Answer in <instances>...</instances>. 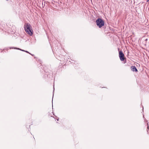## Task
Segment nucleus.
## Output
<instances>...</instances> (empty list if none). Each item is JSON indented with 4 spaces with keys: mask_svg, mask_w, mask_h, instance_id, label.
Masks as SVG:
<instances>
[{
    "mask_svg": "<svg viewBox=\"0 0 149 149\" xmlns=\"http://www.w3.org/2000/svg\"><path fill=\"white\" fill-rule=\"evenodd\" d=\"M31 26L30 24L27 23L25 24L24 26V29L26 32L30 36L33 34V31L31 29Z\"/></svg>",
    "mask_w": 149,
    "mask_h": 149,
    "instance_id": "f257e3e1",
    "label": "nucleus"
},
{
    "mask_svg": "<svg viewBox=\"0 0 149 149\" xmlns=\"http://www.w3.org/2000/svg\"><path fill=\"white\" fill-rule=\"evenodd\" d=\"M96 24L99 28H101L104 25V22L100 18H98L96 20Z\"/></svg>",
    "mask_w": 149,
    "mask_h": 149,
    "instance_id": "f03ea898",
    "label": "nucleus"
},
{
    "mask_svg": "<svg viewBox=\"0 0 149 149\" xmlns=\"http://www.w3.org/2000/svg\"><path fill=\"white\" fill-rule=\"evenodd\" d=\"M119 55L121 61H123L124 60V55L122 51H119Z\"/></svg>",
    "mask_w": 149,
    "mask_h": 149,
    "instance_id": "7ed1b4c3",
    "label": "nucleus"
},
{
    "mask_svg": "<svg viewBox=\"0 0 149 149\" xmlns=\"http://www.w3.org/2000/svg\"><path fill=\"white\" fill-rule=\"evenodd\" d=\"M131 70L133 72H137L138 70L136 67L134 66H132L131 67Z\"/></svg>",
    "mask_w": 149,
    "mask_h": 149,
    "instance_id": "20e7f679",
    "label": "nucleus"
},
{
    "mask_svg": "<svg viewBox=\"0 0 149 149\" xmlns=\"http://www.w3.org/2000/svg\"><path fill=\"white\" fill-rule=\"evenodd\" d=\"M147 1V2H149V0H148Z\"/></svg>",
    "mask_w": 149,
    "mask_h": 149,
    "instance_id": "39448f33",
    "label": "nucleus"
},
{
    "mask_svg": "<svg viewBox=\"0 0 149 149\" xmlns=\"http://www.w3.org/2000/svg\"><path fill=\"white\" fill-rule=\"evenodd\" d=\"M149 128V126H148V127H147V128Z\"/></svg>",
    "mask_w": 149,
    "mask_h": 149,
    "instance_id": "423d86ee",
    "label": "nucleus"
},
{
    "mask_svg": "<svg viewBox=\"0 0 149 149\" xmlns=\"http://www.w3.org/2000/svg\"><path fill=\"white\" fill-rule=\"evenodd\" d=\"M21 50V49H20ZM22 50V51H24V50Z\"/></svg>",
    "mask_w": 149,
    "mask_h": 149,
    "instance_id": "0eeeda50",
    "label": "nucleus"
},
{
    "mask_svg": "<svg viewBox=\"0 0 149 149\" xmlns=\"http://www.w3.org/2000/svg\"><path fill=\"white\" fill-rule=\"evenodd\" d=\"M147 40V39L146 40Z\"/></svg>",
    "mask_w": 149,
    "mask_h": 149,
    "instance_id": "6e6552de",
    "label": "nucleus"
},
{
    "mask_svg": "<svg viewBox=\"0 0 149 149\" xmlns=\"http://www.w3.org/2000/svg\"><path fill=\"white\" fill-rule=\"evenodd\" d=\"M26 52H27V53H29L28 51H26Z\"/></svg>",
    "mask_w": 149,
    "mask_h": 149,
    "instance_id": "1a4fd4ad",
    "label": "nucleus"
},
{
    "mask_svg": "<svg viewBox=\"0 0 149 149\" xmlns=\"http://www.w3.org/2000/svg\"><path fill=\"white\" fill-rule=\"evenodd\" d=\"M8 0H6V1H8Z\"/></svg>",
    "mask_w": 149,
    "mask_h": 149,
    "instance_id": "9d476101",
    "label": "nucleus"
}]
</instances>
